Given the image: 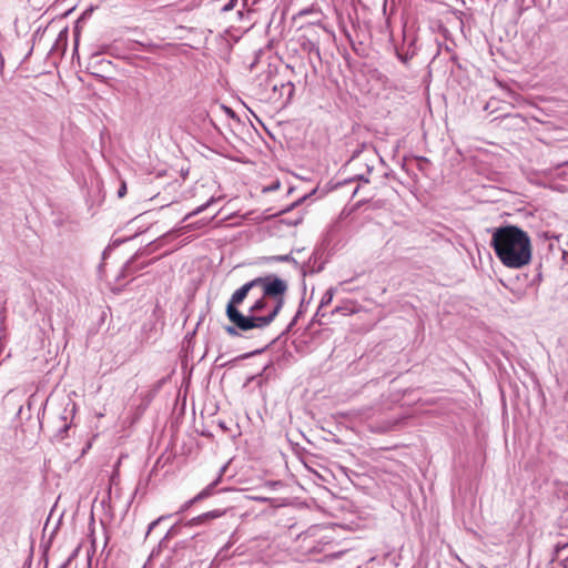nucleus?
I'll return each instance as SVG.
<instances>
[{
    "label": "nucleus",
    "instance_id": "25",
    "mask_svg": "<svg viewBox=\"0 0 568 568\" xmlns=\"http://www.w3.org/2000/svg\"><path fill=\"white\" fill-rule=\"evenodd\" d=\"M566 245L568 246V240H567V243H566Z\"/></svg>",
    "mask_w": 568,
    "mask_h": 568
},
{
    "label": "nucleus",
    "instance_id": "17",
    "mask_svg": "<svg viewBox=\"0 0 568 568\" xmlns=\"http://www.w3.org/2000/svg\"><path fill=\"white\" fill-rule=\"evenodd\" d=\"M229 548V546L226 545L223 549L220 550L219 555L221 557V559H224L226 557V555L224 554V551Z\"/></svg>",
    "mask_w": 568,
    "mask_h": 568
},
{
    "label": "nucleus",
    "instance_id": "20",
    "mask_svg": "<svg viewBox=\"0 0 568 568\" xmlns=\"http://www.w3.org/2000/svg\"><path fill=\"white\" fill-rule=\"evenodd\" d=\"M108 48H109L108 45H103V47L101 48V50H100L99 52H97L95 54H100V53H104V52H106Z\"/></svg>",
    "mask_w": 568,
    "mask_h": 568
},
{
    "label": "nucleus",
    "instance_id": "22",
    "mask_svg": "<svg viewBox=\"0 0 568 568\" xmlns=\"http://www.w3.org/2000/svg\"><path fill=\"white\" fill-rule=\"evenodd\" d=\"M562 258H564L565 261H568V251H566V250H565V251H562Z\"/></svg>",
    "mask_w": 568,
    "mask_h": 568
},
{
    "label": "nucleus",
    "instance_id": "8",
    "mask_svg": "<svg viewBox=\"0 0 568 568\" xmlns=\"http://www.w3.org/2000/svg\"><path fill=\"white\" fill-rule=\"evenodd\" d=\"M214 202V197H211L207 202H205L204 204L197 206L195 210H193L192 212H190L187 215H185L184 217V221L189 220L190 217L192 216H195L200 213H202L204 210H206L212 203Z\"/></svg>",
    "mask_w": 568,
    "mask_h": 568
},
{
    "label": "nucleus",
    "instance_id": "2",
    "mask_svg": "<svg viewBox=\"0 0 568 568\" xmlns=\"http://www.w3.org/2000/svg\"><path fill=\"white\" fill-rule=\"evenodd\" d=\"M490 245L500 262L509 268H520L531 260L530 237L518 226L494 229Z\"/></svg>",
    "mask_w": 568,
    "mask_h": 568
},
{
    "label": "nucleus",
    "instance_id": "5",
    "mask_svg": "<svg viewBox=\"0 0 568 568\" xmlns=\"http://www.w3.org/2000/svg\"><path fill=\"white\" fill-rule=\"evenodd\" d=\"M224 515V511L222 510H212V511H207V513H204L197 517H194L192 518L187 525L190 526H195V525H201V524H204L205 521L210 520V519H215V518H219L221 516Z\"/></svg>",
    "mask_w": 568,
    "mask_h": 568
},
{
    "label": "nucleus",
    "instance_id": "24",
    "mask_svg": "<svg viewBox=\"0 0 568 568\" xmlns=\"http://www.w3.org/2000/svg\"><path fill=\"white\" fill-rule=\"evenodd\" d=\"M562 165H568V161H565V162L558 164V166H562Z\"/></svg>",
    "mask_w": 568,
    "mask_h": 568
},
{
    "label": "nucleus",
    "instance_id": "1",
    "mask_svg": "<svg viewBox=\"0 0 568 568\" xmlns=\"http://www.w3.org/2000/svg\"><path fill=\"white\" fill-rule=\"evenodd\" d=\"M287 291V282L274 274L246 282L226 304L225 314L232 325L225 326V332L236 337L241 332L267 327L282 311Z\"/></svg>",
    "mask_w": 568,
    "mask_h": 568
},
{
    "label": "nucleus",
    "instance_id": "21",
    "mask_svg": "<svg viewBox=\"0 0 568 568\" xmlns=\"http://www.w3.org/2000/svg\"><path fill=\"white\" fill-rule=\"evenodd\" d=\"M310 11H311V10H308V9L302 10V11H300V12H298V16H305V14H307Z\"/></svg>",
    "mask_w": 568,
    "mask_h": 568
},
{
    "label": "nucleus",
    "instance_id": "7",
    "mask_svg": "<svg viewBox=\"0 0 568 568\" xmlns=\"http://www.w3.org/2000/svg\"><path fill=\"white\" fill-rule=\"evenodd\" d=\"M302 49L306 51L308 54H314L317 58L321 57L320 47L314 41L306 39L302 42Z\"/></svg>",
    "mask_w": 568,
    "mask_h": 568
},
{
    "label": "nucleus",
    "instance_id": "18",
    "mask_svg": "<svg viewBox=\"0 0 568 568\" xmlns=\"http://www.w3.org/2000/svg\"><path fill=\"white\" fill-rule=\"evenodd\" d=\"M357 179H358V180H361V181H363V182H365V183H368V182H369L368 178H366L364 174H358V175H357Z\"/></svg>",
    "mask_w": 568,
    "mask_h": 568
},
{
    "label": "nucleus",
    "instance_id": "19",
    "mask_svg": "<svg viewBox=\"0 0 568 568\" xmlns=\"http://www.w3.org/2000/svg\"><path fill=\"white\" fill-rule=\"evenodd\" d=\"M365 166L367 169V174H369L373 171V169H374V166L369 165L368 163H365Z\"/></svg>",
    "mask_w": 568,
    "mask_h": 568
},
{
    "label": "nucleus",
    "instance_id": "14",
    "mask_svg": "<svg viewBox=\"0 0 568 568\" xmlns=\"http://www.w3.org/2000/svg\"><path fill=\"white\" fill-rule=\"evenodd\" d=\"M236 2L237 0H230L224 7V11L232 10L235 7Z\"/></svg>",
    "mask_w": 568,
    "mask_h": 568
},
{
    "label": "nucleus",
    "instance_id": "3",
    "mask_svg": "<svg viewBox=\"0 0 568 568\" xmlns=\"http://www.w3.org/2000/svg\"><path fill=\"white\" fill-rule=\"evenodd\" d=\"M219 483V478L216 480H214L213 483H211L210 485H207L203 490H201L196 496H194L192 499L185 501L182 506H181V509L179 510V513H184L185 510H187L192 505H194L195 503L197 501H201L205 498H207L209 496L212 495L213 493V489L214 487L217 485Z\"/></svg>",
    "mask_w": 568,
    "mask_h": 568
},
{
    "label": "nucleus",
    "instance_id": "11",
    "mask_svg": "<svg viewBox=\"0 0 568 568\" xmlns=\"http://www.w3.org/2000/svg\"><path fill=\"white\" fill-rule=\"evenodd\" d=\"M568 547V544H565L562 546L557 545L554 549V557L552 560H556L559 558L560 552Z\"/></svg>",
    "mask_w": 568,
    "mask_h": 568
},
{
    "label": "nucleus",
    "instance_id": "6",
    "mask_svg": "<svg viewBox=\"0 0 568 568\" xmlns=\"http://www.w3.org/2000/svg\"><path fill=\"white\" fill-rule=\"evenodd\" d=\"M334 293H335V290L331 287L323 294L321 302H320V306L315 314L316 317L324 316V313H321V310L332 303Z\"/></svg>",
    "mask_w": 568,
    "mask_h": 568
},
{
    "label": "nucleus",
    "instance_id": "9",
    "mask_svg": "<svg viewBox=\"0 0 568 568\" xmlns=\"http://www.w3.org/2000/svg\"><path fill=\"white\" fill-rule=\"evenodd\" d=\"M61 419L63 420V425L59 428L55 436L59 439H64L67 437L68 430L70 428V424L67 422V416H62Z\"/></svg>",
    "mask_w": 568,
    "mask_h": 568
},
{
    "label": "nucleus",
    "instance_id": "12",
    "mask_svg": "<svg viewBox=\"0 0 568 568\" xmlns=\"http://www.w3.org/2000/svg\"><path fill=\"white\" fill-rule=\"evenodd\" d=\"M169 517H170V515H168V516H160L158 519H155L154 521H152V523L149 525L148 534H150V531H151L152 529H154V528H155V526H156L160 521H162V520H164V519H166V518H169Z\"/></svg>",
    "mask_w": 568,
    "mask_h": 568
},
{
    "label": "nucleus",
    "instance_id": "16",
    "mask_svg": "<svg viewBox=\"0 0 568 568\" xmlns=\"http://www.w3.org/2000/svg\"><path fill=\"white\" fill-rule=\"evenodd\" d=\"M274 260L281 261V262H287L291 260V256L290 255H280V256H275Z\"/></svg>",
    "mask_w": 568,
    "mask_h": 568
},
{
    "label": "nucleus",
    "instance_id": "15",
    "mask_svg": "<svg viewBox=\"0 0 568 568\" xmlns=\"http://www.w3.org/2000/svg\"><path fill=\"white\" fill-rule=\"evenodd\" d=\"M125 193H126V185L123 183V184L120 186L119 191H118V196H119V197H123Z\"/></svg>",
    "mask_w": 568,
    "mask_h": 568
},
{
    "label": "nucleus",
    "instance_id": "10",
    "mask_svg": "<svg viewBox=\"0 0 568 568\" xmlns=\"http://www.w3.org/2000/svg\"><path fill=\"white\" fill-rule=\"evenodd\" d=\"M400 420L402 419L397 418L394 420L386 422L383 426H381V432H389L394 429L400 423Z\"/></svg>",
    "mask_w": 568,
    "mask_h": 568
},
{
    "label": "nucleus",
    "instance_id": "13",
    "mask_svg": "<svg viewBox=\"0 0 568 568\" xmlns=\"http://www.w3.org/2000/svg\"><path fill=\"white\" fill-rule=\"evenodd\" d=\"M282 88H286L288 90V97H292V94L294 92V84L292 82L282 84Z\"/></svg>",
    "mask_w": 568,
    "mask_h": 568
},
{
    "label": "nucleus",
    "instance_id": "4",
    "mask_svg": "<svg viewBox=\"0 0 568 568\" xmlns=\"http://www.w3.org/2000/svg\"><path fill=\"white\" fill-rule=\"evenodd\" d=\"M415 54L416 49L414 47V40L409 42L407 48H396V55L403 63H407Z\"/></svg>",
    "mask_w": 568,
    "mask_h": 568
},
{
    "label": "nucleus",
    "instance_id": "23",
    "mask_svg": "<svg viewBox=\"0 0 568 568\" xmlns=\"http://www.w3.org/2000/svg\"><path fill=\"white\" fill-rule=\"evenodd\" d=\"M359 153H361V152L355 153V154L352 156V160H356V159H358V158H359Z\"/></svg>",
    "mask_w": 568,
    "mask_h": 568
}]
</instances>
